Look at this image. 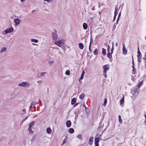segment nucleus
I'll use <instances>...</instances> for the list:
<instances>
[{"instance_id":"f257e3e1","label":"nucleus","mask_w":146,"mask_h":146,"mask_svg":"<svg viewBox=\"0 0 146 146\" xmlns=\"http://www.w3.org/2000/svg\"><path fill=\"white\" fill-rule=\"evenodd\" d=\"M64 41L63 40H57L55 42V44L58 46L61 47L64 44Z\"/></svg>"},{"instance_id":"f03ea898","label":"nucleus","mask_w":146,"mask_h":146,"mask_svg":"<svg viewBox=\"0 0 146 146\" xmlns=\"http://www.w3.org/2000/svg\"><path fill=\"white\" fill-rule=\"evenodd\" d=\"M30 84L27 82H23L22 83L19 84L18 86L25 87H28L29 86Z\"/></svg>"},{"instance_id":"7ed1b4c3","label":"nucleus","mask_w":146,"mask_h":146,"mask_svg":"<svg viewBox=\"0 0 146 146\" xmlns=\"http://www.w3.org/2000/svg\"><path fill=\"white\" fill-rule=\"evenodd\" d=\"M13 30V29L12 27H10L9 29H6L4 31L3 33L4 35H5L7 33L11 32Z\"/></svg>"},{"instance_id":"20e7f679","label":"nucleus","mask_w":146,"mask_h":146,"mask_svg":"<svg viewBox=\"0 0 146 146\" xmlns=\"http://www.w3.org/2000/svg\"><path fill=\"white\" fill-rule=\"evenodd\" d=\"M123 48H122V52L124 55H125L127 53V50L125 47V44L124 43L123 44Z\"/></svg>"},{"instance_id":"39448f33","label":"nucleus","mask_w":146,"mask_h":146,"mask_svg":"<svg viewBox=\"0 0 146 146\" xmlns=\"http://www.w3.org/2000/svg\"><path fill=\"white\" fill-rule=\"evenodd\" d=\"M104 70L103 72L105 73L107 72L106 70H108L109 68V66L108 65H106L104 66Z\"/></svg>"},{"instance_id":"423d86ee","label":"nucleus","mask_w":146,"mask_h":146,"mask_svg":"<svg viewBox=\"0 0 146 146\" xmlns=\"http://www.w3.org/2000/svg\"><path fill=\"white\" fill-rule=\"evenodd\" d=\"M52 37L53 40H56L57 36L56 32L52 33Z\"/></svg>"},{"instance_id":"0eeeda50","label":"nucleus","mask_w":146,"mask_h":146,"mask_svg":"<svg viewBox=\"0 0 146 146\" xmlns=\"http://www.w3.org/2000/svg\"><path fill=\"white\" fill-rule=\"evenodd\" d=\"M14 22L15 23V25H17L20 24V20L18 19H15L14 20Z\"/></svg>"},{"instance_id":"6e6552de","label":"nucleus","mask_w":146,"mask_h":146,"mask_svg":"<svg viewBox=\"0 0 146 146\" xmlns=\"http://www.w3.org/2000/svg\"><path fill=\"white\" fill-rule=\"evenodd\" d=\"M99 138H96L95 139V146H98L99 145Z\"/></svg>"},{"instance_id":"1a4fd4ad","label":"nucleus","mask_w":146,"mask_h":146,"mask_svg":"<svg viewBox=\"0 0 146 146\" xmlns=\"http://www.w3.org/2000/svg\"><path fill=\"white\" fill-rule=\"evenodd\" d=\"M7 48L5 47L2 48L1 49V50H0V53H3L7 50Z\"/></svg>"},{"instance_id":"9d476101","label":"nucleus","mask_w":146,"mask_h":146,"mask_svg":"<svg viewBox=\"0 0 146 146\" xmlns=\"http://www.w3.org/2000/svg\"><path fill=\"white\" fill-rule=\"evenodd\" d=\"M66 126L68 127H70L71 125V123L70 121L68 120L66 122Z\"/></svg>"},{"instance_id":"9b49d317","label":"nucleus","mask_w":146,"mask_h":146,"mask_svg":"<svg viewBox=\"0 0 146 146\" xmlns=\"http://www.w3.org/2000/svg\"><path fill=\"white\" fill-rule=\"evenodd\" d=\"M142 55H137V61L138 62H141V58Z\"/></svg>"},{"instance_id":"f8f14e48","label":"nucleus","mask_w":146,"mask_h":146,"mask_svg":"<svg viewBox=\"0 0 146 146\" xmlns=\"http://www.w3.org/2000/svg\"><path fill=\"white\" fill-rule=\"evenodd\" d=\"M78 46L80 49H82L83 48L84 45L82 43H79L78 44Z\"/></svg>"},{"instance_id":"ddd939ff","label":"nucleus","mask_w":146,"mask_h":146,"mask_svg":"<svg viewBox=\"0 0 146 146\" xmlns=\"http://www.w3.org/2000/svg\"><path fill=\"white\" fill-rule=\"evenodd\" d=\"M118 10L117 7H116L115 8V11L114 12V15L116 16L118 14Z\"/></svg>"},{"instance_id":"4468645a","label":"nucleus","mask_w":146,"mask_h":146,"mask_svg":"<svg viewBox=\"0 0 146 146\" xmlns=\"http://www.w3.org/2000/svg\"><path fill=\"white\" fill-rule=\"evenodd\" d=\"M83 27L84 29H86L88 28V25L86 23H84L83 24Z\"/></svg>"},{"instance_id":"2eb2a0df","label":"nucleus","mask_w":146,"mask_h":146,"mask_svg":"<svg viewBox=\"0 0 146 146\" xmlns=\"http://www.w3.org/2000/svg\"><path fill=\"white\" fill-rule=\"evenodd\" d=\"M52 130L50 127H48L46 129V132L49 134H50Z\"/></svg>"},{"instance_id":"dca6fc26","label":"nucleus","mask_w":146,"mask_h":146,"mask_svg":"<svg viewBox=\"0 0 146 146\" xmlns=\"http://www.w3.org/2000/svg\"><path fill=\"white\" fill-rule=\"evenodd\" d=\"M84 73V71H83V72L80 78L79 79V81L80 80H81L83 78Z\"/></svg>"},{"instance_id":"f3484780","label":"nucleus","mask_w":146,"mask_h":146,"mask_svg":"<svg viewBox=\"0 0 146 146\" xmlns=\"http://www.w3.org/2000/svg\"><path fill=\"white\" fill-rule=\"evenodd\" d=\"M93 138L92 137H90L89 140V143L90 145H91L92 144L93 141L92 140Z\"/></svg>"},{"instance_id":"a211bd4d","label":"nucleus","mask_w":146,"mask_h":146,"mask_svg":"<svg viewBox=\"0 0 146 146\" xmlns=\"http://www.w3.org/2000/svg\"><path fill=\"white\" fill-rule=\"evenodd\" d=\"M38 104V102H32L31 103V106H33V107L35 108V105H36V104Z\"/></svg>"},{"instance_id":"6ab92c4d","label":"nucleus","mask_w":146,"mask_h":146,"mask_svg":"<svg viewBox=\"0 0 146 146\" xmlns=\"http://www.w3.org/2000/svg\"><path fill=\"white\" fill-rule=\"evenodd\" d=\"M76 102V99L75 98H74L72 99L71 103L72 105L74 104Z\"/></svg>"},{"instance_id":"aec40b11","label":"nucleus","mask_w":146,"mask_h":146,"mask_svg":"<svg viewBox=\"0 0 146 146\" xmlns=\"http://www.w3.org/2000/svg\"><path fill=\"white\" fill-rule=\"evenodd\" d=\"M68 131L70 133H72L74 132V130L72 128H70L69 129Z\"/></svg>"},{"instance_id":"412c9836","label":"nucleus","mask_w":146,"mask_h":146,"mask_svg":"<svg viewBox=\"0 0 146 146\" xmlns=\"http://www.w3.org/2000/svg\"><path fill=\"white\" fill-rule=\"evenodd\" d=\"M93 53L95 55H97L98 54V50L97 49H95L93 51Z\"/></svg>"},{"instance_id":"4be33fe9","label":"nucleus","mask_w":146,"mask_h":146,"mask_svg":"<svg viewBox=\"0 0 146 146\" xmlns=\"http://www.w3.org/2000/svg\"><path fill=\"white\" fill-rule=\"evenodd\" d=\"M28 129L29 130V132L30 133L32 134L33 133V131L31 129V128L29 127Z\"/></svg>"},{"instance_id":"5701e85b","label":"nucleus","mask_w":146,"mask_h":146,"mask_svg":"<svg viewBox=\"0 0 146 146\" xmlns=\"http://www.w3.org/2000/svg\"><path fill=\"white\" fill-rule=\"evenodd\" d=\"M84 95L83 93H82L79 96V98L81 99H83L84 97Z\"/></svg>"},{"instance_id":"b1692460","label":"nucleus","mask_w":146,"mask_h":146,"mask_svg":"<svg viewBox=\"0 0 146 146\" xmlns=\"http://www.w3.org/2000/svg\"><path fill=\"white\" fill-rule=\"evenodd\" d=\"M31 41L35 43H37L38 42V40L37 39L33 38H31Z\"/></svg>"},{"instance_id":"393cba45","label":"nucleus","mask_w":146,"mask_h":146,"mask_svg":"<svg viewBox=\"0 0 146 146\" xmlns=\"http://www.w3.org/2000/svg\"><path fill=\"white\" fill-rule=\"evenodd\" d=\"M124 97L123 96L122 98L121 99L120 101V104H122L123 103L124 101Z\"/></svg>"},{"instance_id":"a878e982","label":"nucleus","mask_w":146,"mask_h":146,"mask_svg":"<svg viewBox=\"0 0 146 146\" xmlns=\"http://www.w3.org/2000/svg\"><path fill=\"white\" fill-rule=\"evenodd\" d=\"M34 123L33 121L31 123H30L29 125V127L31 128L34 125Z\"/></svg>"},{"instance_id":"bb28decb","label":"nucleus","mask_w":146,"mask_h":146,"mask_svg":"<svg viewBox=\"0 0 146 146\" xmlns=\"http://www.w3.org/2000/svg\"><path fill=\"white\" fill-rule=\"evenodd\" d=\"M102 53L104 55H106V50L104 49V48H102Z\"/></svg>"},{"instance_id":"cd10ccee","label":"nucleus","mask_w":146,"mask_h":146,"mask_svg":"<svg viewBox=\"0 0 146 146\" xmlns=\"http://www.w3.org/2000/svg\"><path fill=\"white\" fill-rule=\"evenodd\" d=\"M118 117H119V122L120 123H121V122H122V120L121 119V116L120 115H119L118 116Z\"/></svg>"},{"instance_id":"c85d7f7f","label":"nucleus","mask_w":146,"mask_h":146,"mask_svg":"<svg viewBox=\"0 0 146 146\" xmlns=\"http://www.w3.org/2000/svg\"><path fill=\"white\" fill-rule=\"evenodd\" d=\"M65 74L67 75H69L70 74V71L69 70H67L65 72Z\"/></svg>"},{"instance_id":"c756f323","label":"nucleus","mask_w":146,"mask_h":146,"mask_svg":"<svg viewBox=\"0 0 146 146\" xmlns=\"http://www.w3.org/2000/svg\"><path fill=\"white\" fill-rule=\"evenodd\" d=\"M143 83V82L142 81H141V82H140V83L139 84L137 85V86L139 88L142 85V84Z\"/></svg>"},{"instance_id":"7c9ffc66","label":"nucleus","mask_w":146,"mask_h":146,"mask_svg":"<svg viewBox=\"0 0 146 146\" xmlns=\"http://www.w3.org/2000/svg\"><path fill=\"white\" fill-rule=\"evenodd\" d=\"M107 56L110 58L111 57V55L109 52H108V53L107 54Z\"/></svg>"},{"instance_id":"2f4dec72","label":"nucleus","mask_w":146,"mask_h":146,"mask_svg":"<svg viewBox=\"0 0 146 146\" xmlns=\"http://www.w3.org/2000/svg\"><path fill=\"white\" fill-rule=\"evenodd\" d=\"M77 137L80 139H82V135L81 134H79L77 135Z\"/></svg>"},{"instance_id":"473e14b6","label":"nucleus","mask_w":146,"mask_h":146,"mask_svg":"<svg viewBox=\"0 0 146 146\" xmlns=\"http://www.w3.org/2000/svg\"><path fill=\"white\" fill-rule=\"evenodd\" d=\"M46 74V72H41V73H40V76H43L45 74Z\"/></svg>"},{"instance_id":"72a5a7b5","label":"nucleus","mask_w":146,"mask_h":146,"mask_svg":"<svg viewBox=\"0 0 146 146\" xmlns=\"http://www.w3.org/2000/svg\"><path fill=\"white\" fill-rule=\"evenodd\" d=\"M67 142V141L66 140V139H65L63 141L62 143L61 144V145H63L65 143Z\"/></svg>"},{"instance_id":"f704fd0d","label":"nucleus","mask_w":146,"mask_h":146,"mask_svg":"<svg viewBox=\"0 0 146 146\" xmlns=\"http://www.w3.org/2000/svg\"><path fill=\"white\" fill-rule=\"evenodd\" d=\"M53 62V61H48V62L50 65H51Z\"/></svg>"},{"instance_id":"c9c22d12","label":"nucleus","mask_w":146,"mask_h":146,"mask_svg":"<svg viewBox=\"0 0 146 146\" xmlns=\"http://www.w3.org/2000/svg\"><path fill=\"white\" fill-rule=\"evenodd\" d=\"M103 73H104V77L105 78H107V75H106V72H103Z\"/></svg>"},{"instance_id":"e433bc0d","label":"nucleus","mask_w":146,"mask_h":146,"mask_svg":"<svg viewBox=\"0 0 146 146\" xmlns=\"http://www.w3.org/2000/svg\"><path fill=\"white\" fill-rule=\"evenodd\" d=\"M91 44V42H90V44H89V50L90 52L91 51V49H90Z\"/></svg>"},{"instance_id":"4c0bfd02","label":"nucleus","mask_w":146,"mask_h":146,"mask_svg":"<svg viewBox=\"0 0 146 146\" xmlns=\"http://www.w3.org/2000/svg\"><path fill=\"white\" fill-rule=\"evenodd\" d=\"M136 72L135 70V69H133V70L132 72V73L133 74H135Z\"/></svg>"},{"instance_id":"58836bf2","label":"nucleus","mask_w":146,"mask_h":146,"mask_svg":"<svg viewBox=\"0 0 146 146\" xmlns=\"http://www.w3.org/2000/svg\"><path fill=\"white\" fill-rule=\"evenodd\" d=\"M110 48V46L109 45H108L107 48V51L108 52H109Z\"/></svg>"},{"instance_id":"ea45409f","label":"nucleus","mask_w":146,"mask_h":146,"mask_svg":"<svg viewBox=\"0 0 146 146\" xmlns=\"http://www.w3.org/2000/svg\"><path fill=\"white\" fill-rule=\"evenodd\" d=\"M143 59L146 60V51L145 53L144 57L143 58Z\"/></svg>"},{"instance_id":"a19ab883","label":"nucleus","mask_w":146,"mask_h":146,"mask_svg":"<svg viewBox=\"0 0 146 146\" xmlns=\"http://www.w3.org/2000/svg\"><path fill=\"white\" fill-rule=\"evenodd\" d=\"M44 1H46L48 2H51L52 1V0H43Z\"/></svg>"},{"instance_id":"79ce46f5","label":"nucleus","mask_w":146,"mask_h":146,"mask_svg":"<svg viewBox=\"0 0 146 146\" xmlns=\"http://www.w3.org/2000/svg\"><path fill=\"white\" fill-rule=\"evenodd\" d=\"M121 16V12H120L119 14V15H118V19L117 20V21L119 19V17Z\"/></svg>"},{"instance_id":"37998d69","label":"nucleus","mask_w":146,"mask_h":146,"mask_svg":"<svg viewBox=\"0 0 146 146\" xmlns=\"http://www.w3.org/2000/svg\"><path fill=\"white\" fill-rule=\"evenodd\" d=\"M113 46H112V48L111 49V54H112V53H113Z\"/></svg>"},{"instance_id":"c03bdc74","label":"nucleus","mask_w":146,"mask_h":146,"mask_svg":"<svg viewBox=\"0 0 146 146\" xmlns=\"http://www.w3.org/2000/svg\"><path fill=\"white\" fill-rule=\"evenodd\" d=\"M132 65H134V60H133V56H132Z\"/></svg>"},{"instance_id":"a18cd8bd","label":"nucleus","mask_w":146,"mask_h":146,"mask_svg":"<svg viewBox=\"0 0 146 146\" xmlns=\"http://www.w3.org/2000/svg\"><path fill=\"white\" fill-rule=\"evenodd\" d=\"M106 100H107L106 99H105V100H104V104L105 105H106V104L107 103Z\"/></svg>"},{"instance_id":"49530a36","label":"nucleus","mask_w":146,"mask_h":146,"mask_svg":"<svg viewBox=\"0 0 146 146\" xmlns=\"http://www.w3.org/2000/svg\"><path fill=\"white\" fill-rule=\"evenodd\" d=\"M137 55H140L141 54V52H140V51H137Z\"/></svg>"},{"instance_id":"de8ad7c7","label":"nucleus","mask_w":146,"mask_h":146,"mask_svg":"<svg viewBox=\"0 0 146 146\" xmlns=\"http://www.w3.org/2000/svg\"><path fill=\"white\" fill-rule=\"evenodd\" d=\"M79 103H76L74 106H73V107H75V106H76Z\"/></svg>"},{"instance_id":"09e8293b","label":"nucleus","mask_w":146,"mask_h":146,"mask_svg":"<svg viewBox=\"0 0 146 146\" xmlns=\"http://www.w3.org/2000/svg\"><path fill=\"white\" fill-rule=\"evenodd\" d=\"M42 82V81L41 80H38V81H37V83H41Z\"/></svg>"},{"instance_id":"8fccbe9b","label":"nucleus","mask_w":146,"mask_h":146,"mask_svg":"<svg viewBox=\"0 0 146 146\" xmlns=\"http://www.w3.org/2000/svg\"><path fill=\"white\" fill-rule=\"evenodd\" d=\"M116 16L114 15V17H113V21H114L115 20V19L116 18Z\"/></svg>"},{"instance_id":"3c124183","label":"nucleus","mask_w":146,"mask_h":146,"mask_svg":"<svg viewBox=\"0 0 146 146\" xmlns=\"http://www.w3.org/2000/svg\"><path fill=\"white\" fill-rule=\"evenodd\" d=\"M28 118V117H26L25 119H23V121H25V120H26Z\"/></svg>"},{"instance_id":"603ef678","label":"nucleus","mask_w":146,"mask_h":146,"mask_svg":"<svg viewBox=\"0 0 146 146\" xmlns=\"http://www.w3.org/2000/svg\"><path fill=\"white\" fill-rule=\"evenodd\" d=\"M91 9L92 10L94 11V7H93L92 8H91Z\"/></svg>"},{"instance_id":"864d4df0","label":"nucleus","mask_w":146,"mask_h":146,"mask_svg":"<svg viewBox=\"0 0 146 146\" xmlns=\"http://www.w3.org/2000/svg\"><path fill=\"white\" fill-rule=\"evenodd\" d=\"M132 68H133V69H135V67H134V65H132Z\"/></svg>"},{"instance_id":"5fc2aeb1","label":"nucleus","mask_w":146,"mask_h":146,"mask_svg":"<svg viewBox=\"0 0 146 146\" xmlns=\"http://www.w3.org/2000/svg\"><path fill=\"white\" fill-rule=\"evenodd\" d=\"M20 1L21 2H24L25 1V0H20Z\"/></svg>"},{"instance_id":"6e6d98bb","label":"nucleus","mask_w":146,"mask_h":146,"mask_svg":"<svg viewBox=\"0 0 146 146\" xmlns=\"http://www.w3.org/2000/svg\"><path fill=\"white\" fill-rule=\"evenodd\" d=\"M26 111V110L25 109H23L22 110V111Z\"/></svg>"},{"instance_id":"4d7b16f0","label":"nucleus","mask_w":146,"mask_h":146,"mask_svg":"<svg viewBox=\"0 0 146 146\" xmlns=\"http://www.w3.org/2000/svg\"><path fill=\"white\" fill-rule=\"evenodd\" d=\"M32 106H31V105H30V107H29L30 109H31V108L32 107Z\"/></svg>"},{"instance_id":"13d9d810","label":"nucleus","mask_w":146,"mask_h":146,"mask_svg":"<svg viewBox=\"0 0 146 146\" xmlns=\"http://www.w3.org/2000/svg\"><path fill=\"white\" fill-rule=\"evenodd\" d=\"M115 46H117V42H116L115 43Z\"/></svg>"},{"instance_id":"bf43d9fd","label":"nucleus","mask_w":146,"mask_h":146,"mask_svg":"<svg viewBox=\"0 0 146 146\" xmlns=\"http://www.w3.org/2000/svg\"><path fill=\"white\" fill-rule=\"evenodd\" d=\"M137 50H138V51H139V46L138 47V48H137Z\"/></svg>"},{"instance_id":"052dcab7","label":"nucleus","mask_w":146,"mask_h":146,"mask_svg":"<svg viewBox=\"0 0 146 146\" xmlns=\"http://www.w3.org/2000/svg\"><path fill=\"white\" fill-rule=\"evenodd\" d=\"M32 44H33V45H36L35 44V43H32Z\"/></svg>"},{"instance_id":"680f3d73","label":"nucleus","mask_w":146,"mask_h":146,"mask_svg":"<svg viewBox=\"0 0 146 146\" xmlns=\"http://www.w3.org/2000/svg\"><path fill=\"white\" fill-rule=\"evenodd\" d=\"M145 121H146V114L145 115Z\"/></svg>"},{"instance_id":"e2e57ef3","label":"nucleus","mask_w":146,"mask_h":146,"mask_svg":"<svg viewBox=\"0 0 146 146\" xmlns=\"http://www.w3.org/2000/svg\"><path fill=\"white\" fill-rule=\"evenodd\" d=\"M138 92H137V95H136L137 96L138 95Z\"/></svg>"},{"instance_id":"0e129e2a","label":"nucleus","mask_w":146,"mask_h":146,"mask_svg":"<svg viewBox=\"0 0 146 146\" xmlns=\"http://www.w3.org/2000/svg\"><path fill=\"white\" fill-rule=\"evenodd\" d=\"M83 106H84L85 107L86 109V107L84 105H83Z\"/></svg>"},{"instance_id":"69168bd1","label":"nucleus","mask_w":146,"mask_h":146,"mask_svg":"<svg viewBox=\"0 0 146 146\" xmlns=\"http://www.w3.org/2000/svg\"><path fill=\"white\" fill-rule=\"evenodd\" d=\"M145 39H146V35L145 36Z\"/></svg>"},{"instance_id":"338daca9","label":"nucleus","mask_w":146,"mask_h":146,"mask_svg":"<svg viewBox=\"0 0 146 146\" xmlns=\"http://www.w3.org/2000/svg\"><path fill=\"white\" fill-rule=\"evenodd\" d=\"M22 121V122H23L24 121H23V120Z\"/></svg>"}]
</instances>
